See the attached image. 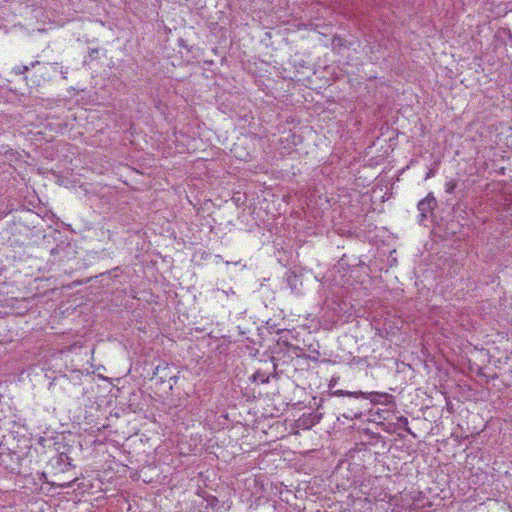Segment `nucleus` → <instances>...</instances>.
Wrapping results in <instances>:
<instances>
[{
	"label": "nucleus",
	"instance_id": "nucleus-13",
	"mask_svg": "<svg viewBox=\"0 0 512 512\" xmlns=\"http://www.w3.org/2000/svg\"><path fill=\"white\" fill-rule=\"evenodd\" d=\"M40 479H41V480H43V481H45V482H48V481H47L46 474H45L44 472L41 474Z\"/></svg>",
	"mask_w": 512,
	"mask_h": 512
},
{
	"label": "nucleus",
	"instance_id": "nucleus-12",
	"mask_svg": "<svg viewBox=\"0 0 512 512\" xmlns=\"http://www.w3.org/2000/svg\"><path fill=\"white\" fill-rule=\"evenodd\" d=\"M434 173H435L434 170L430 169L429 172L426 175V178L432 177L434 175Z\"/></svg>",
	"mask_w": 512,
	"mask_h": 512
},
{
	"label": "nucleus",
	"instance_id": "nucleus-6",
	"mask_svg": "<svg viewBox=\"0 0 512 512\" xmlns=\"http://www.w3.org/2000/svg\"><path fill=\"white\" fill-rule=\"evenodd\" d=\"M286 281L292 290L297 289L299 279H298V276L295 274V272L289 271L286 274Z\"/></svg>",
	"mask_w": 512,
	"mask_h": 512
},
{
	"label": "nucleus",
	"instance_id": "nucleus-14",
	"mask_svg": "<svg viewBox=\"0 0 512 512\" xmlns=\"http://www.w3.org/2000/svg\"><path fill=\"white\" fill-rule=\"evenodd\" d=\"M38 63H39L38 61H36V62H32V63H31V66H32V67H34V66H35L36 64H38Z\"/></svg>",
	"mask_w": 512,
	"mask_h": 512
},
{
	"label": "nucleus",
	"instance_id": "nucleus-4",
	"mask_svg": "<svg viewBox=\"0 0 512 512\" xmlns=\"http://www.w3.org/2000/svg\"><path fill=\"white\" fill-rule=\"evenodd\" d=\"M349 411L343 413V416L347 419L361 418L364 413V407L357 401H349L345 404Z\"/></svg>",
	"mask_w": 512,
	"mask_h": 512
},
{
	"label": "nucleus",
	"instance_id": "nucleus-10",
	"mask_svg": "<svg viewBox=\"0 0 512 512\" xmlns=\"http://www.w3.org/2000/svg\"><path fill=\"white\" fill-rule=\"evenodd\" d=\"M75 481H76V478H74L73 480L67 481V482L59 483L58 486L61 488L71 487L72 483H74Z\"/></svg>",
	"mask_w": 512,
	"mask_h": 512
},
{
	"label": "nucleus",
	"instance_id": "nucleus-8",
	"mask_svg": "<svg viewBox=\"0 0 512 512\" xmlns=\"http://www.w3.org/2000/svg\"><path fill=\"white\" fill-rule=\"evenodd\" d=\"M456 187H457V182H456V181H454V180H451V181H449V182H447V183H446V185H445V191H446L447 193H450V194H451V193H453V192H454V190H455V188H456Z\"/></svg>",
	"mask_w": 512,
	"mask_h": 512
},
{
	"label": "nucleus",
	"instance_id": "nucleus-1",
	"mask_svg": "<svg viewBox=\"0 0 512 512\" xmlns=\"http://www.w3.org/2000/svg\"><path fill=\"white\" fill-rule=\"evenodd\" d=\"M334 394L336 395H347L349 397L353 398H362L363 400H369L371 403L374 404H389L393 401V396L388 393H381V392H370V393H364L362 391L358 392H344L342 390L336 391Z\"/></svg>",
	"mask_w": 512,
	"mask_h": 512
},
{
	"label": "nucleus",
	"instance_id": "nucleus-2",
	"mask_svg": "<svg viewBox=\"0 0 512 512\" xmlns=\"http://www.w3.org/2000/svg\"><path fill=\"white\" fill-rule=\"evenodd\" d=\"M48 467L54 475L63 474L73 468L72 459L66 452H59L48 461Z\"/></svg>",
	"mask_w": 512,
	"mask_h": 512
},
{
	"label": "nucleus",
	"instance_id": "nucleus-5",
	"mask_svg": "<svg viewBox=\"0 0 512 512\" xmlns=\"http://www.w3.org/2000/svg\"><path fill=\"white\" fill-rule=\"evenodd\" d=\"M50 253L52 256L58 257L60 261H63L71 253V245L69 243L61 242L60 244L56 245V247H54Z\"/></svg>",
	"mask_w": 512,
	"mask_h": 512
},
{
	"label": "nucleus",
	"instance_id": "nucleus-3",
	"mask_svg": "<svg viewBox=\"0 0 512 512\" xmlns=\"http://www.w3.org/2000/svg\"><path fill=\"white\" fill-rule=\"evenodd\" d=\"M437 206L436 198L433 193H429L423 200L418 203V210L420 211V221L427 218V214L432 212Z\"/></svg>",
	"mask_w": 512,
	"mask_h": 512
},
{
	"label": "nucleus",
	"instance_id": "nucleus-9",
	"mask_svg": "<svg viewBox=\"0 0 512 512\" xmlns=\"http://www.w3.org/2000/svg\"><path fill=\"white\" fill-rule=\"evenodd\" d=\"M252 378H253V381H256V380L260 379L262 383H267L269 381L268 377H265V375L260 373V372H256L252 376Z\"/></svg>",
	"mask_w": 512,
	"mask_h": 512
},
{
	"label": "nucleus",
	"instance_id": "nucleus-11",
	"mask_svg": "<svg viewBox=\"0 0 512 512\" xmlns=\"http://www.w3.org/2000/svg\"><path fill=\"white\" fill-rule=\"evenodd\" d=\"M29 70V67L28 66H21V67H18V73L20 74H23L25 72H27Z\"/></svg>",
	"mask_w": 512,
	"mask_h": 512
},
{
	"label": "nucleus",
	"instance_id": "nucleus-7",
	"mask_svg": "<svg viewBox=\"0 0 512 512\" xmlns=\"http://www.w3.org/2000/svg\"><path fill=\"white\" fill-rule=\"evenodd\" d=\"M399 422L401 423V427L405 432H407L415 437V434L411 431V429L408 425V419L406 417L401 416L399 418Z\"/></svg>",
	"mask_w": 512,
	"mask_h": 512
}]
</instances>
